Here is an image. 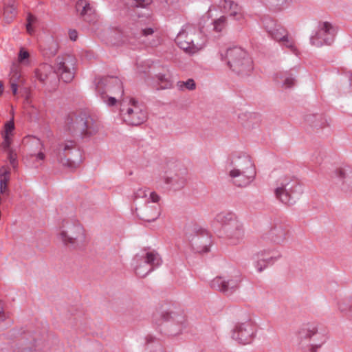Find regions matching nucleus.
Listing matches in <instances>:
<instances>
[{"label": "nucleus", "mask_w": 352, "mask_h": 352, "mask_svg": "<svg viewBox=\"0 0 352 352\" xmlns=\"http://www.w3.org/2000/svg\"><path fill=\"white\" fill-rule=\"evenodd\" d=\"M98 121L85 111L68 113L64 122V129L70 135L76 138H89L99 130Z\"/></svg>", "instance_id": "f257e3e1"}, {"label": "nucleus", "mask_w": 352, "mask_h": 352, "mask_svg": "<svg viewBox=\"0 0 352 352\" xmlns=\"http://www.w3.org/2000/svg\"><path fill=\"white\" fill-rule=\"evenodd\" d=\"M185 321L184 312L175 311V308L172 306L166 307L162 305L153 314V322L157 326L164 325V333L169 336L181 333Z\"/></svg>", "instance_id": "f03ea898"}, {"label": "nucleus", "mask_w": 352, "mask_h": 352, "mask_svg": "<svg viewBox=\"0 0 352 352\" xmlns=\"http://www.w3.org/2000/svg\"><path fill=\"white\" fill-rule=\"evenodd\" d=\"M215 220L221 224V232L230 244L236 245L242 240L244 235L243 224L234 213L220 212Z\"/></svg>", "instance_id": "7ed1b4c3"}, {"label": "nucleus", "mask_w": 352, "mask_h": 352, "mask_svg": "<svg viewBox=\"0 0 352 352\" xmlns=\"http://www.w3.org/2000/svg\"><path fill=\"white\" fill-rule=\"evenodd\" d=\"M276 186L275 196L285 205H294L302 192L300 182L294 176L286 175L279 178L276 181Z\"/></svg>", "instance_id": "20e7f679"}, {"label": "nucleus", "mask_w": 352, "mask_h": 352, "mask_svg": "<svg viewBox=\"0 0 352 352\" xmlns=\"http://www.w3.org/2000/svg\"><path fill=\"white\" fill-rule=\"evenodd\" d=\"M225 58L229 68L239 76H249L253 70L252 58L248 52L240 47L228 48Z\"/></svg>", "instance_id": "39448f33"}, {"label": "nucleus", "mask_w": 352, "mask_h": 352, "mask_svg": "<svg viewBox=\"0 0 352 352\" xmlns=\"http://www.w3.org/2000/svg\"><path fill=\"white\" fill-rule=\"evenodd\" d=\"M187 170L178 161H169L166 169L160 179L168 190L177 191L182 190L186 184Z\"/></svg>", "instance_id": "423d86ee"}, {"label": "nucleus", "mask_w": 352, "mask_h": 352, "mask_svg": "<svg viewBox=\"0 0 352 352\" xmlns=\"http://www.w3.org/2000/svg\"><path fill=\"white\" fill-rule=\"evenodd\" d=\"M56 153L58 161L71 170L76 169L82 162V151L75 140L60 142Z\"/></svg>", "instance_id": "0eeeda50"}, {"label": "nucleus", "mask_w": 352, "mask_h": 352, "mask_svg": "<svg viewBox=\"0 0 352 352\" xmlns=\"http://www.w3.org/2000/svg\"><path fill=\"white\" fill-rule=\"evenodd\" d=\"M59 239L69 249L76 250L84 245L85 233L82 226L78 221H64L58 234Z\"/></svg>", "instance_id": "6e6552de"}, {"label": "nucleus", "mask_w": 352, "mask_h": 352, "mask_svg": "<svg viewBox=\"0 0 352 352\" xmlns=\"http://www.w3.org/2000/svg\"><path fill=\"white\" fill-rule=\"evenodd\" d=\"M240 163L239 168H234L229 173V176L232 179V184L240 188L246 187L254 179L256 171L254 165L250 156L243 155L239 157Z\"/></svg>", "instance_id": "1a4fd4ad"}, {"label": "nucleus", "mask_w": 352, "mask_h": 352, "mask_svg": "<svg viewBox=\"0 0 352 352\" xmlns=\"http://www.w3.org/2000/svg\"><path fill=\"white\" fill-rule=\"evenodd\" d=\"M120 113L124 121L129 125L138 126L147 120V112L143 104L134 98H131L129 107H125L124 101L120 103Z\"/></svg>", "instance_id": "9d476101"}, {"label": "nucleus", "mask_w": 352, "mask_h": 352, "mask_svg": "<svg viewBox=\"0 0 352 352\" xmlns=\"http://www.w3.org/2000/svg\"><path fill=\"white\" fill-rule=\"evenodd\" d=\"M298 338L300 344L303 341H313L309 345V352H317V350L326 342L325 336L318 331V328L315 323H307L302 324L298 331Z\"/></svg>", "instance_id": "9b49d317"}, {"label": "nucleus", "mask_w": 352, "mask_h": 352, "mask_svg": "<svg viewBox=\"0 0 352 352\" xmlns=\"http://www.w3.org/2000/svg\"><path fill=\"white\" fill-rule=\"evenodd\" d=\"M55 72L64 82L69 83L73 80L76 73V59L72 55L58 56L56 59Z\"/></svg>", "instance_id": "f8f14e48"}, {"label": "nucleus", "mask_w": 352, "mask_h": 352, "mask_svg": "<svg viewBox=\"0 0 352 352\" xmlns=\"http://www.w3.org/2000/svg\"><path fill=\"white\" fill-rule=\"evenodd\" d=\"M241 276L238 273L230 276H217L210 283L212 289L229 296L233 294L240 286Z\"/></svg>", "instance_id": "ddd939ff"}, {"label": "nucleus", "mask_w": 352, "mask_h": 352, "mask_svg": "<svg viewBox=\"0 0 352 352\" xmlns=\"http://www.w3.org/2000/svg\"><path fill=\"white\" fill-rule=\"evenodd\" d=\"M336 34L335 28L327 21L318 23V30L311 36L310 43L312 45L320 47L324 45H331Z\"/></svg>", "instance_id": "4468645a"}, {"label": "nucleus", "mask_w": 352, "mask_h": 352, "mask_svg": "<svg viewBox=\"0 0 352 352\" xmlns=\"http://www.w3.org/2000/svg\"><path fill=\"white\" fill-rule=\"evenodd\" d=\"M192 230L195 234L188 236V239L192 249L199 253L208 252L212 244L211 236L206 230L198 228L196 226Z\"/></svg>", "instance_id": "2eb2a0df"}, {"label": "nucleus", "mask_w": 352, "mask_h": 352, "mask_svg": "<svg viewBox=\"0 0 352 352\" xmlns=\"http://www.w3.org/2000/svg\"><path fill=\"white\" fill-rule=\"evenodd\" d=\"M290 228L287 221L280 219H275L268 232V237L273 243L282 244L289 238Z\"/></svg>", "instance_id": "dca6fc26"}, {"label": "nucleus", "mask_w": 352, "mask_h": 352, "mask_svg": "<svg viewBox=\"0 0 352 352\" xmlns=\"http://www.w3.org/2000/svg\"><path fill=\"white\" fill-rule=\"evenodd\" d=\"M256 332L255 327L251 321L236 325L232 333V338L242 344H250Z\"/></svg>", "instance_id": "f3484780"}, {"label": "nucleus", "mask_w": 352, "mask_h": 352, "mask_svg": "<svg viewBox=\"0 0 352 352\" xmlns=\"http://www.w3.org/2000/svg\"><path fill=\"white\" fill-rule=\"evenodd\" d=\"M100 86L102 90H106L114 96L122 98L124 95V87L122 80L113 76H104L96 82V87Z\"/></svg>", "instance_id": "a211bd4d"}, {"label": "nucleus", "mask_w": 352, "mask_h": 352, "mask_svg": "<svg viewBox=\"0 0 352 352\" xmlns=\"http://www.w3.org/2000/svg\"><path fill=\"white\" fill-rule=\"evenodd\" d=\"M336 187L344 192H352V169L350 168H340L336 170L333 177Z\"/></svg>", "instance_id": "6ab92c4d"}, {"label": "nucleus", "mask_w": 352, "mask_h": 352, "mask_svg": "<svg viewBox=\"0 0 352 352\" xmlns=\"http://www.w3.org/2000/svg\"><path fill=\"white\" fill-rule=\"evenodd\" d=\"M280 256V254L276 255L272 250H263L254 254L252 258L255 261L254 266L257 271L261 272L268 265H272Z\"/></svg>", "instance_id": "aec40b11"}, {"label": "nucleus", "mask_w": 352, "mask_h": 352, "mask_svg": "<svg viewBox=\"0 0 352 352\" xmlns=\"http://www.w3.org/2000/svg\"><path fill=\"white\" fill-rule=\"evenodd\" d=\"M263 23L266 31L272 38L278 42H280L283 38H286V36L288 34L287 30L280 24H277L275 20L265 17Z\"/></svg>", "instance_id": "412c9836"}, {"label": "nucleus", "mask_w": 352, "mask_h": 352, "mask_svg": "<svg viewBox=\"0 0 352 352\" xmlns=\"http://www.w3.org/2000/svg\"><path fill=\"white\" fill-rule=\"evenodd\" d=\"M75 7L76 12L79 13L83 21L89 23H94L96 21L95 10L86 0H78Z\"/></svg>", "instance_id": "4be33fe9"}, {"label": "nucleus", "mask_w": 352, "mask_h": 352, "mask_svg": "<svg viewBox=\"0 0 352 352\" xmlns=\"http://www.w3.org/2000/svg\"><path fill=\"white\" fill-rule=\"evenodd\" d=\"M137 216L142 221L153 222L159 218L161 214L160 207L149 205L148 202L143 208L135 209Z\"/></svg>", "instance_id": "5701e85b"}, {"label": "nucleus", "mask_w": 352, "mask_h": 352, "mask_svg": "<svg viewBox=\"0 0 352 352\" xmlns=\"http://www.w3.org/2000/svg\"><path fill=\"white\" fill-rule=\"evenodd\" d=\"M192 33H188L185 31L180 32L175 39L178 47L186 52L195 53L199 50V47L195 44L192 39Z\"/></svg>", "instance_id": "b1692460"}, {"label": "nucleus", "mask_w": 352, "mask_h": 352, "mask_svg": "<svg viewBox=\"0 0 352 352\" xmlns=\"http://www.w3.org/2000/svg\"><path fill=\"white\" fill-rule=\"evenodd\" d=\"M219 6L234 20L240 21L243 19L242 8L233 1L221 0L220 1Z\"/></svg>", "instance_id": "393cba45"}, {"label": "nucleus", "mask_w": 352, "mask_h": 352, "mask_svg": "<svg viewBox=\"0 0 352 352\" xmlns=\"http://www.w3.org/2000/svg\"><path fill=\"white\" fill-rule=\"evenodd\" d=\"M305 122L314 131L328 126V122L322 113H307L305 116Z\"/></svg>", "instance_id": "a878e982"}, {"label": "nucleus", "mask_w": 352, "mask_h": 352, "mask_svg": "<svg viewBox=\"0 0 352 352\" xmlns=\"http://www.w3.org/2000/svg\"><path fill=\"white\" fill-rule=\"evenodd\" d=\"M39 47L42 56L45 59H50L55 56L58 51V44L52 36L48 37L42 42Z\"/></svg>", "instance_id": "bb28decb"}, {"label": "nucleus", "mask_w": 352, "mask_h": 352, "mask_svg": "<svg viewBox=\"0 0 352 352\" xmlns=\"http://www.w3.org/2000/svg\"><path fill=\"white\" fill-rule=\"evenodd\" d=\"M14 352H30L36 346V339L30 333H24L18 340Z\"/></svg>", "instance_id": "cd10ccee"}, {"label": "nucleus", "mask_w": 352, "mask_h": 352, "mask_svg": "<svg viewBox=\"0 0 352 352\" xmlns=\"http://www.w3.org/2000/svg\"><path fill=\"white\" fill-rule=\"evenodd\" d=\"M144 267L148 268V267H159L162 264V259L160 255L154 252H148L146 253L144 256Z\"/></svg>", "instance_id": "c85d7f7f"}, {"label": "nucleus", "mask_w": 352, "mask_h": 352, "mask_svg": "<svg viewBox=\"0 0 352 352\" xmlns=\"http://www.w3.org/2000/svg\"><path fill=\"white\" fill-rule=\"evenodd\" d=\"M53 68L50 65L43 64L35 70L36 78L42 83H45L49 75L52 73Z\"/></svg>", "instance_id": "c756f323"}, {"label": "nucleus", "mask_w": 352, "mask_h": 352, "mask_svg": "<svg viewBox=\"0 0 352 352\" xmlns=\"http://www.w3.org/2000/svg\"><path fill=\"white\" fill-rule=\"evenodd\" d=\"M96 91L98 96H99L101 98V100L106 103L108 106L111 107L114 106L117 102V96H109L107 94L106 90H102L100 88V86L96 87ZM118 98H120V96H118Z\"/></svg>", "instance_id": "7c9ffc66"}, {"label": "nucleus", "mask_w": 352, "mask_h": 352, "mask_svg": "<svg viewBox=\"0 0 352 352\" xmlns=\"http://www.w3.org/2000/svg\"><path fill=\"white\" fill-rule=\"evenodd\" d=\"M157 82L159 87L157 89H170L173 87V82L168 75L159 74L156 75Z\"/></svg>", "instance_id": "2f4dec72"}, {"label": "nucleus", "mask_w": 352, "mask_h": 352, "mask_svg": "<svg viewBox=\"0 0 352 352\" xmlns=\"http://www.w3.org/2000/svg\"><path fill=\"white\" fill-rule=\"evenodd\" d=\"M16 16V6H3V21L5 23H10Z\"/></svg>", "instance_id": "473e14b6"}, {"label": "nucleus", "mask_w": 352, "mask_h": 352, "mask_svg": "<svg viewBox=\"0 0 352 352\" xmlns=\"http://www.w3.org/2000/svg\"><path fill=\"white\" fill-rule=\"evenodd\" d=\"M294 72V69H291L289 72H285L283 76V84L288 88H291L295 85L296 75Z\"/></svg>", "instance_id": "72a5a7b5"}, {"label": "nucleus", "mask_w": 352, "mask_h": 352, "mask_svg": "<svg viewBox=\"0 0 352 352\" xmlns=\"http://www.w3.org/2000/svg\"><path fill=\"white\" fill-rule=\"evenodd\" d=\"M214 30L221 32L227 25V16H221L220 18L213 21Z\"/></svg>", "instance_id": "f704fd0d"}, {"label": "nucleus", "mask_w": 352, "mask_h": 352, "mask_svg": "<svg viewBox=\"0 0 352 352\" xmlns=\"http://www.w3.org/2000/svg\"><path fill=\"white\" fill-rule=\"evenodd\" d=\"M153 270V267H152L148 266V268L144 267V263L142 265H139L135 268V274L141 278L145 277L148 274H149Z\"/></svg>", "instance_id": "c9c22d12"}, {"label": "nucleus", "mask_w": 352, "mask_h": 352, "mask_svg": "<svg viewBox=\"0 0 352 352\" xmlns=\"http://www.w3.org/2000/svg\"><path fill=\"white\" fill-rule=\"evenodd\" d=\"M339 309L342 312L349 311L352 309V298H347L343 299L338 303Z\"/></svg>", "instance_id": "e433bc0d"}, {"label": "nucleus", "mask_w": 352, "mask_h": 352, "mask_svg": "<svg viewBox=\"0 0 352 352\" xmlns=\"http://www.w3.org/2000/svg\"><path fill=\"white\" fill-rule=\"evenodd\" d=\"M283 45L289 49L293 53L296 54L297 48L295 46L294 40L292 38H289L288 34L286 36V38H283L281 41Z\"/></svg>", "instance_id": "4c0bfd02"}, {"label": "nucleus", "mask_w": 352, "mask_h": 352, "mask_svg": "<svg viewBox=\"0 0 352 352\" xmlns=\"http://www.w3.org/2000/svg\"><path fill=\"white\" fill-rule=\"evenodd\" d=\"M8 153V160L14 170H16L18 166L17 155L15 151L12 149L6 151Z\"/></svg>", "instance_id": "58836bf2"}, {"label": "nucleus", "mask_w": 352, "mask_h": 352, "mask_svg": "<svg viewBox=\"0 0 352 352\" xmlns=\"http://www.w3.org/2000/svg\"><path fill=\"white\" fill-rule=\"evenodd\" d=\"M14 122L13 119L6 122L4 124V132L3 133V135L5 136H10L12 135V133L14 130Z\"/></svg>", "instance_id": "ea45409f"}, {"label": "nucleus", "mask_w": 352, "mask_h": 352, "mask_svg": "<svg viewBox=\"0 0 352 352\" xmlns=\"http://www.w3.org/2000/svg\"><path fill=\"white\" fill-rule=\"evenodd\" d=\"M178 84L181 89H183V87H184L188 90H193L196 87V85L193 79H188L186 82L179 81Z\"/></svg>", "instance_id": "a19ab883"}, {"label": "nucleus", "mask_w": 352, "mask_h": 352, "mask_svg": "<svg viewBox=\"0 0 352 352\" xmlns=\"http://www.w3.org/2000/svg\"><path fill=\"white\" fill-rule=\"evenodd\" d=\"M10 179L7 178H2L0 180V192L1 194H9V189L8 186V183Z\"/></svg>", "instance_id": "79ce46f5"}, {"label": "nucleus", "mask_w": 352, "mask_h": 352, "mask_svg": "<svg viewBox=\"0 0 352 352\" xmlns=\"http://www.w3.org/2000/svg\"><path fill=\"white\" fill-rule=\"evenodd\" d=\"M21 75L17 69H12L10 82H15L19 83L21 81Z\"/></svg>", "instance_id": "37998d69"}, {"label": "nucleus", "mask_w": 352, "mask_h": 352, "mask_svg": "<svg viewBox=\"0 0 352 352\" xmlns=\"http://www.w3.org/2000/svg\"><path fill=\"white\" fill-rule=\"evenodd\" d=\"M3 141L1 143V146L3 148L5 151H8L9 150H12V148H10V144L12 142V140L10 136H5L3 135Z\"/></svg>", "instance_id": "c03bdc74"}, {"label": "nucleus", "mask_w": 352, "mask_h": 352, "mask_svg": "<svg viewBox=\"0 0 352 352\" xmlns=\"http://www.w3.org/2000/svg\"><path fill=\"white\" fill-rule=\"evenodd\" d=\"M10 169L8 166H3L0 168V177L10 179Z\"/></svg>", "instance_id": "a18cd8bd"}, {"label": "nucleus", "mask_w": 352, "mask_h": 352, "mask_svg": "<svg viewBox=\"0 0 352 352\" xmlns=\"http://www.w3.org/2000/svg\"><path fill=\"white\" fill-rule=\"evenodd\" d=\"M134 2L133 6L137 8H145L146 6L149 5L151 2V0H133Z\"/></svg>", "instance_id": "49530a36"}, {"label": "nucleus", "mask_w": 352, "mask_h": 352, "mask_svg": "<svg viewBox=\"0 0 352 352\" xmlns=\"http://www.w3.org/2000/svg\"><path fill=\"white\" fill-rule=\"evenodd\" d=\"M29 56H30L29 52L26 50L21 49L19 53V56H18L19 61L22 63L25 60L28 59L29 58Z\"/></svg>", "instance_id": "de8ad7c7"}, {"label": "nucleus", "mask_w": 352, "mask_h": 352, "mask_svg": "<svg viewBox=\"0 0 352 352\" xmlns=\"http://www.w3.org/2000/svg\"><path fill=\"white\" fill-rule=\"evenodd\" d=\"M323 160V155L320 151L316 152L312 155V161L316 164H321Z\"/></svg>", "instance_id": "09e8293b"}, {"label": "nucleus", "mask_w": 352, "mask_h": 352, "mask_svg": "<svg viewBox=\"0 0 352 352\" xmlns=\"http://www.w3.org/2000/svg\"><path fill=\"white\" fill-rule=\"evenodd\" d=\"M152 342L157 344L158 345L159 348L161 349V344L160 343L159 340H157L156 338L153 337L151 335H148L146 337V344L148 345L149 344H151Z\"/></svg>", "instance_id": "8fccbe9b"}, {"label": "nucleus", "mask_w": 352, "mask_h": 352, "mask_svg": "<svg viewBox=\"0 0 352 352\" xmlns=\"http://www.w3.org/2000/svg\"><path fill=\"white\" fill-rule=\"evenodd\" d=\"M288 0H271V3L277 7L278 10H280L282 7L287 3Z\"/></svg>", "instance_id": "3c124183"}, {"label": "nucleus", "mask_w": 352, "mask_h": 352, "mask_svg": "<svg viewBox=\"0 0 352 352\" xmlns=\"http://www.w3.org/2000/svg\"><path fill=\"white\" fill-rule=\"evenodd\" d=\"M34 19V16L30 14L28 17V23L26 25L27 31L29 33H31L32 31V23L33 22Z\"/></svg>", "instance_id": "603ef678"}, {"label": "nucleus", "mask_w": 352, "mask_h": 352, "mask_svg": "<svg viewBox=\"0 0 352 352\" xmlns=\"http://www.w3.org/2000/svg\"><path fill=\"white\" fill-rule=\"evenodd\" d=\"M149 199L151 200L152 202L157 203L160 199V197L155 192H151L150 193Z\"/></svg>", "instance_id": "864d4df0"}, {"label": "nucleus", "mask_w": 352, "mask_h": 352, "mask_svg": "<svg viewBox=\"0 0 352 352\" xmlns=\"http://www.w3.org/2000/svg\"><path fill=\"white\" fill-rule=\"evenodd\" d=\"M142 34L143 36H147L154 33V30L152 28H146L142 30Z\"/></svg>", "instance_id": "5fc2aeb1"}, {"label": "nucleus", "mask_w": 352, "mask_h": 352, "mask_svg": "<svg viewBox=\"0 0 352 352\" xmlns=\"http://www.w3.org/2000/svg\"><path fill=\"white\" fill-rule=\"evenodd\" d=\"M69 36L72 41H76V39L78 38L77 31L75 30H70L69 31Z\"/></svg>", "instance_id": "6e6d98bb"}, {"label": "nucleus", "mask_w": 352, "mask_h": 352, "mask_svg": "<svg viewBox=\"0 0 352 352\" xmlns=\"http://www.w3.org/2000/svg\"><path fill=\"white\" fill-rule=\"evenodd\" d=\"M10 87L13 95H16L19 83L15 82H10Z\"/></svg>", "instance_id": "4d7b16f0"}, {"label": "nucleus", "mask_w": 352, "mask_h": 352, "mask_svg": "<svg viewBox=\"0 0 352 352\" xmlns=\"http://www.w3.org/2000/svg\"><path fill=\"white\" fill-rule=\"evenodd\" d=\"M146 196V191L142 189H139L134 194V198L137 199L138 197H144Z\"/></svg>", "instance_id": "13d9d810"}, {"label": "nucleus", "mask_w": 352, "mask_h": 352, "mask_svg": "<svg viewBox=\"0 0 352 352\" xmlns=\"http://www.w3.org/2000/svg\"><path fill=\"white\" fill-rule=\"evenodd\" d=\"M6 319V313L2 307H0V322L5 321Z\"/></svg>", "instance_id": "bf43d9fd"}, {"label": "nucleus", "mask_w": 352, "mask_h": 352, "mask_svg": "<svg viewBox=\"0 0 352 352\" xmlns=\"http://www.w3.org/2000/svg\"><path fill=\"white\" fill-rule=\"evenodd\" d=\"M14 0H3L4 6H15Z\"/></svg>", "instance_id": "052dcab7"}, {"label": "nucleus", "mask_w": 352, "mask_h": 352, "mask_svg": "<svg viewBox=\"0 0 352 352\" xmlns=\"http://www.w3.org/2000/svg\"><path fill=\"white\" fill-rule=\"evenodd\" d=\"M37 158L40 160H43L45 159V154L42 152H40L37 154Z\"/></svg>", "instance_id": "680f3d73"}, {"label": "nucleus", "mask_w": 352, "mask_h": 352, "mask_svg": "<svg viewBox=\"0 0 352 352\" xmlns=\"http://www.w3.org/2000/svg\"><path fill=\"white\" fill-rule=\"evenodd\" d=\"M348 77H349V80L350 81V85L352 87V72H349L348 73Z\"/></svg>", "instance_id": "e2e57ef3"}, {"label": "nucleus", "mask_w": 352, "mask_h": 352, "mask_svg": "<svg viewBox=\"0 0 352 352\" xmlns=\"http://www.w3.org/2000/svg\"><path fill=\"white\" fill-rule=\"evenodd\" d=\"M3 85L1 81H0V96L3 94Z\"/></svg>", "instance_id": "0e129e2a"}, {"label": "nucleus", "mask_w": 352, "mask_h": 352, "mask_svg": "<svg viewBox=\"0 0 352 352\" xmlns=\"http://www.w3.org/2000/svg\"><path fill=\"white\" fill-rule=\"evenodd\" d=\"M349 232L351 237H352V226H351Z\"/></svg>", "instance_id": "69168bd1"}, {"label": "nucleus", "mask_w": 352, "mask_h": 352, "mask_svg": "<svg viewBox=\"0 0 352 352\" xmlns=\"http://www.w3.org/2000/svg\"><path fill=\"white\" fill-rule=\"evenodd\" d=\"M164 1H165L166 3H168V0H164Z\"/></svg>", "instance_id": "338daca9"}]
</instances>
